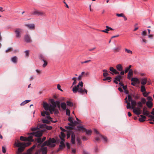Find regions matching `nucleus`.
<instances>
[{
	"instance_id": "1",
	"label": "nucleus",
	"mask_w": 154,
	"mask_h": 154,
	"mask_svg": "<svg viewBox=\"0 0 154 154\" xmlns=\"http://www.w3.org/2000/svg\"><path fill=\"white\" fill-rule=\"evenodd\" d=\"M56 142V140L54 138L49 139L44 141L41 146V148L36 151L35 154H47V148L44 147L46 146H49L50 148L54 147L56 145L54 144Z\"/></svg>"
},
{
	"instance_id": "2",
	"label": "nucleus",
	"mask_w": 154,
	"mask_h": 154,
	"mask_svg": "<svg viewBox=\"0 0 154 154\" xmlns=\"http://www.w3.org/2000/svg\"><path fill=\"white\" fill-rule=\"evenodd\" d=\"M19 142V140L16 139L14 143V145L19 147L17 150L16 152V154H21V153L24 151L25 147L31 144L30 142L25 143Z\"/></svg>"
},
{
	"instance_id": "3",
	"label": "nucleus",
	"mask_w": 154,
	"mask_h": 154,
	"mask_svg": "<svg viewBox=\"0 0 154 154\" xmlns=\"http://www.w3.org/2000/svg\"><path fill=\"white\" fill-rule=\"evenodd\" d=\"M83 86V83L82 81L80 82L77 86H75L72 88V91L74 93L77 92L80 94H84L87 93V90L85 88H82Z\"/></svg>"
},
{
	"instance_id": "4",
	"label": "nucleus",
	"mask_w": 154,
	"mask_h": 154,
	"mask_svg": "<svg viewBox=\"0 0 154 154\" xmlns=\"http://www.w3.org/2000/svg\"><path fill=\"white\" fill-rule=\"evenodd\" d=\"M43 131H39L35 132H32L30 133H28V134L31 135L32 137V136H35L36 137H40L43 134Z\"/></svg>"
},
{
	"instance_id": "5",
	"label": "nucleus",
	"mask_w": 154,
	"mask_h": 154,
	"mask_svg": "<svg viewBox=\"0 0 154 154\" xmlns=\"http://www.w3.org/2000/svg\"><path fill=\"white\" fill-rule=\"evenodd\" d=\"M32 14L33 15L40 16H46L45 13V12L38 10H35L32 12Z\"/></svg>"
},
{
	"instance_id": "6",
	"label": "nucleus",
	"mask_w": 154,
	"mask_h": 154,
	"mask_svg": "<svg viewBox=\"0 0 154 154\" xmlns=\"http://www.w3.org/2000/svg\"><path fill=\"white\" fill-rule=\"evenodd\" d=\"M77 128L79 131H85L86 132V134H91V130H88L82 126L80 125L79 126H77Z\"/></svg>"
},
{
	"instance_id": "7",
	"label": "nucleus",
	"mask_w": 154,
	"mask_h": 154,
	"mask_svg": "<svg viewBox=\"0 0 154 154\" xmlns=\"http://www.w3.org/2000/svg\"><path fill=\"white\" fill-rule=\"evenodd\" d=\"M22 29L20 28H17L15 29L14 32L16 34V37L17 38H20L21 37V33Z\"/></svg>"
},
{
	"instance_id": "8",
	"label": "nucleus",
	"mask_w": 154,
	"mask_h": 154,
	"mask_svg": "<svg viewBox=\"0 0 154 154\" xmlns=\"http://www.w3.org/2000/svg\"><path fill=\"white\" fill-rule=\"evenodd\" d=\"M20 140L22 141H28L30 142L34 141V140L32 138V136H30L27 137H25L21 136L20 137Z\"/></svg>"
},
{
	"instance_id": "9",
	"label": "nucleus",
	"mask_w": 154,
	"mask_h": 154,
	"mask_svg": "<svg viewBox=\"0 0 154 154\" xmlns=\"http://www.w3.org/2000/svg\"><path fill=\"white\" fill-rule=\"evenodd\" d=\"M46 139L45 137H44L42 139L41 137H38L35 139V141L38 143V146H40L45 140Z\"/></svg>"
},
{
	"instance_id": "10",
	"label": "nucleus",
	"mask_w": 154,
	"mask_h": 154,
	"mask_svg": "<svg viewBox=\"0 0 154 154\" xmlns=\"http://www.w3.org/2000/svg\"><path fill=\"white\" fill-rule=\"evenodd\" d=\"M133 109V111L135 114L139 115L141 114L142 111L139 107L134 108Z\"/></svg>"
},
{
	"instance_id": "11",
	"label": "nucleus",
	"mask_w": 154,
	"mask_h": 154,
	"mask_svg": "<svg viewBox=\"0 0 154 154\" xmlns=\"http://www.w3.org/2000/svg\"><path fill=\"white\" fill-rule=\"evenodd\" d=\"M24 39L27 43H30L32 42L30 36L27 34L25 35Z\"/></svg>"
},
{
	"instance_id": "12",
	"label": "nucleus",
	"mask_w": 154,
	"mask_h": 154,
	"mask_svg": "<svg viewBox=\"0 0 154 154\" xmlns=\"http://www.w3.org/2000/svg\"><path fill=\"white\" fill-rule=\"evenodd\" d=\"M40 128H45L48 130H51L52 128V127L51 126H47L45 124H43L40 126Z\"/></svg>"
},
{
	"instance_id": "13",
	"label": "nucleus",
	"mask_w": 154,
	"mask_h": 154,
	"mask_svg": "<svg viewBox=\"0 0 154 154\" xmlns=\"http://www.w3.org/2000/svg\"><path fill=\"white\" fill-rule=\"evenodd\" d=\"M50 105L48 104L47 103H43V106L45 110H48V109L51 108Z\"/></svg>"
},
{
	"instance_id": "14",
	"label": "nucleus",
	"mask_w": 154,
	"mask_h": 154,
	"mask_svg": "<svg viewBox=\"0 0 154 154\" xmlns=\"http://www.w3.org/2000/svg\"><path fill=\"white\" fill-rule=\"evenodd\" d=\"M94 132L96 133V134H99L100 136L102 137V138L103 139L104 141L105 142H107V138L106 137H105L103 136L102 135L100 134L98 131L96 129H94Z\"/></svg>"
},
{
	"instance_id": "15",
	"label": "nucleus",
	"mask_w": 154,
	"mask_h": 154,
	"mask_svg": "<svg viewBox=\"0 0 154 154\" xmlns=\"http://www.w3.org/2000/svg\"><path fill=\"white\" fill-rule=\"evenodd\" d=\"M147 108L146 106H144L143 109V114L144 115L148 116L149 113L148 111L147 110Z\"/></svg>"
},
{
	"instance_id": "16",
	"label": "nucleus",
	"mask_w": 154,
	"mask_h": 154,
	"mask_svg": "<svg viewBox=\"0 0 154 154\" xmlns=\"http://www.w3.org/2000/svg\"><path fill=\"white\" fill-rule=\"evenodd\" d=\"M75 135L73 133H72L71 135V142L72 144H75Z\"/></svg>"
},
{
	"instance_id": "17",
	"label": "nucleus",
	"mask_w": 154,
	"mask_h": 154,
	"mask_svg": "<svg viewBox=\"0 0 154 154\" xmlns=\"http://www.w3.org/2000/svg\"><path fill=\"white\" fill-rule=\"evenodd\" d=\"M109 70L113 73L116 74H119V72L116 69H114L112 67H110Z\"/></svg>"
},
{
	"instance_id": "18",
	"label": "nucleus",
	"mask_w": 154,
	"mask_h": 154,
	"mask_svg": "<svg viewBox=\"0 0 154 154\" xmlns=\"http://www.w3.org/2000/svg\"><path fill=\"white\" fill-rule=\"evenodd\" d=\"M121 49V46H119L118 47L114 48L113 49V51L114 52H119Z\"/></svg>"
},
{
	"instance_id": "19",
	"label": "nucleus",
	"mask_w": 154,
	"mask_h": 154,
	"mask_svg": "<svg viewBox=\"0 0 154 154\" xmlns=\"http://www.w3.org/2000/svg\"><path fill=\"white\" fill-rule=\"evenodd\" d=\"M152 103L151 101H148L146 102V105L149 108H151L152 106Z\"/></svg>"
},
{
	"instance_id": "20",
	"label": "nucleus",
	"mask_w": 154,
	"mask_h": 154,
	"mask_svg": "<svg viewBox=\"0 0 154 154\" xmlns=\"http://www.w3.org/2000/svg\"><path fill=\"white\" fill-rule=\"evenodd\" d=\"M133 71L131 69H130L128 73V79H130L131 78V77L133 75Z\"/></svg>"
},
{
	"instance_id": "21",
	"label": "nucleus",
	"mask_w": 154,
	"mask_h": 154,
	"mask_svg": "<svg viewBox=\"0 0 154 154\" xmlns=\"http://www.w3.org/2000/svg\"><path fill=\"white\" fill-rule=\"evenodd\" d=\"M25 25L30 29H33L35 28V25L33 24H26Z\"/></svg>"
},
{
	"instance_id": "22",
	"label": "nucleus",
	"mask_w": 154,
	"mask_h": 154,
	"mask_svg": "<svg viewBox=\"0 0 154 154\" xmlns=\"http://www.w3.org/2000/svg\"><path fill=\"white\" fill-rule=\"evenodd\" d=\"M60 107L63 110H65L66 109V104L65 102L61 103Z\"/></svg>"
},
{
	"instance_id": "23",
	"label": "nucleus",
	"mask_w": 154,
	"mask_h": 154,
	"mask_svg": "<svg viewBox=\"0 0 154 154\" xmlns=\"http://www.w3.org/2000/svg\"><path fill=\"white\" fill-rule=\"evenodd\" d=\"M141 80V84L143 85L146 84L147 81V79L146 78H142Z\"/></svg>"
},
{
	"instance_id": "24",
	"label": "nucleus",
	"mask_w": 154,
	"mask_h": 154,
	"mask_svg": "<svg viewBox=\"0 0 154 154\" xmlns=\"http://www.w3.org/2000/svg\"><path fill=\"white\" fill-rule=\"evenodd\" d=\"M51 108L49 109L48 110L50 111V112L51 114L53 113V112L55 110V108L56 107H53L51 105H50Z\"/></svg>"
},
{
	"instance_id": "25",
	"label": "nucleus",
	"mask_w": 154,
	"mask_h": 154,
	"mask_svg": "<svg viewBox=\"0 0 154 154\" xmlns=\"http://www.w3.org/2000/svg\"><path fill=\"white\" fill-rule=\"evenodd\" d=\"M60 144L59 146L60 149H63L64 147H65V146L63 141H61L60 143Z\"/></svg>"
},
{
	"instance_id": "26",
	"label": "nucleus",
	"mask_w": 154,
	"mask_h": 154,
	"mask_svg": "<svg viewBox=\"0 0 154 154\" xmlns=\"http://www.w3.org/2000/svg\"><path fill=\"white\" fill-rule=\"evenodd\" d=\"M117 69L119 71L122 70L123 69L122 66L121 64H118L116 66Z\"/></svg>"
},
{
	"instance_id": "27",
	"label": "nucleus",
	"mask_w": 154,
	"mask_h": 154,
	"mask_svg": "<svg viewBox=\"0 0 154 154\" xmlns=\"http://www.w3.org/2000/svg\"><path fill=\"white\" fill-rule=\"evenodd\" d=\"M41 59L44 62V64L42 65V66L43 67L45 68L47 66L48 62L42 57Z\"/></svg>"
},
{
	"instance_id": "28",
	"label": "nucleus",
	"mask_w": 154,
	"mask_h": 154,
	"mask_svg": "<svg viewBox=\"0 0 154 154\" xmlns=\"http://www.w3.org/2000/svg\"><path fill=\"white\" fill-rule=\"evenodd\" d=\"M131 103L132 105L131 108L134 109L137 104V102L133 100L131 101Z\"/></svg>"
},
{
	"instance_id": "29",
	"label": "nucleus",
	"mask_w": 154,
	"mask_h": 154,
	"mask_svg": "<svg viewBox=\"0 0 154 154\" xmlns=\"http://www.w3.org/2000/svg\"><path fill=\"white\" fill-rule=\"evenodd\" d=\"M11 60L14 63H16L17 61V57L15 56L11 58Z\"/></svg>"
},
{
	"instance_id": "30",
	"label": "nucleus",
	"mask_w": 154,
	"mask_h": 154,
	"mask_svg": "<svg viewBox=\"0 0 154 154\" xmlns=\"http://www.w3.org/2000/svg\"><path fill=\"white\" fill-rule=\"evenodd\" d=\"M46 118L47 119H48L50 120V121L52 122L55 123L57 122V121H54L52 120V119L49 116H47Z\"/></svg>"
},
{
	"instance_id": "31",
	"label": "nucleus",
	"mask_w": 154,
	"mask_h": 154,
	"mask_svg": "<svg viewBox=\"0 0 154 154\" xmlns=\"http://www.w3.org/2000/svg\"><path fill=\"white\" fill-rule=\"evenodd\" d=\"M125 51L126 52L129 54H132V51L129 49L127 48L125 49Z\"/></svg>"
},
{
	"instance_id": "32",
	"label": "nucleus",
	"mask_w": 154,
	"mask_h": 154,
	"mask_svg": "<svg viewBox=\"0 0 154 154\" xmlns=\"http://www.w3.org/2000/svg\"><path fill=\"white\" fill-rule=\"evenodd\" d=\"M131 81L137 83L138 81V79L137 78H133L131 79Z\"/></svg>"
},
{
	"instance_id": "33",
	"label": "nucleus",
	"mask_w": 154,
	"mask_h": 154,
	"mask_svg": "<svg viewBox=\"0 0 154 154\" xmlns=\"http://www.w3.org/2000/svg\"><path fill=\"white\" fill-rule=\"evenodd\" d=\"M121 79V76L120 75H118V76L116 77L115 78V80H116V81H117L119 82L120 81V80Z\"/></svg>"
},
{
	"instance_id": "34",
	"label": "nucleus",
	"mask_w": 154,
	"mask_h": 154,
	"mask_svg": "<svg viewBox=\"0 0 154 154\" xmlns=\"http://www.w3.org/2000/svg\"><path fill=\"white\" fill-rule=\"evenodd\" d=\"M51 102L52 104V106H53V107H56V106L55 104V102L54 99H51Z\"/></svg>"
},
{
	"instance_id": "35",
	"label": "nucleus",
	"mask_w": 154,
	"mask_h": 154,
	"mask_svg": "<svg viewBox=\"0 0 154 154\" xmlns=\"http://www.w3.org/2000/svg\"><path fill=\"white\" fill-rule=\"evenodd\" d=\"M111 79H112V78L110 77H109V76L107 77H106L105 78L103 79V81L108 80V81H109V82L110 81Z\"/></svg>"
},
{
	"instance_id": "36",
	"label": "nucleus",
	"mask_w": 154,
	"mask_h": 154,
	"mask_svg": "<svg viewBox=\"0 0 154 154\" xmlns=\"http://www.w3.org/2000/svg\"><path fill=\"white\" fill-rule=\"evenodd\" d=\"M76 140L77 141V144L78 145H81V142L80 141L79 138V137H78L76 139Z\"/></svg>"
},
{
	"instance_id": "37",
	"label": "nucleus",
	"mask_w": 154,
	"mask_h": 154,
	"mask_svg": "<svg viewBox=\"0 0 154 154\" xmlns=\"http://www.w3.org/2000/svg\"><path fill=\"white\" fill-rule=\"evenodd\" d=\"M140 91L142 92H144L146 91V89L144 86H141Z\"/></svg>"
},
{
	"instance_id": "38",
	"label": "nucleus",
	"mask_w": 154,
	"mask_h": 154,
	"mask_svg": "<svg viewBox=\"0 0 154 154\" xmlns=\"http://www.w3.org/2000/svg\"><path fill=\"white\" fill-rule=\"evenodd\" d=\"M137 104L138 106V107H139L140 108V107L141 108L142 107L143 105L141 102L139 101L137 103Z\"/></svg>"
},
{
	"instance_id": "39",
	"label": "nucleus",
	"mask_w": 154,
	"mask_h": 154,
	"mask_svg": "<svg viewBox=\"0 0 154 154\" xmlns=\"http://www.w3.org/2000/svg\"><path fill=\"white\" fill-rule=\"evenodd\" d=\"M66 104L68 106H73V103L72 102L69 101H67L66 102Z\"/></svg>"
},
{
	"instance_id": "40",
	"label": "nucleus",
	"mask_w": 154,
	"mask_h": 154,
	"mask_svg": "<svg viewBox=\"0 0 154 154\" xmlns=\"http://www.w3.org/2000/svg\"><path fill=\"white\" fill-rule=\"evenodd\" d=\"M25 54V56L28 57L29 55V51L28 50H26L24 51Z\"/></svg>"
},
{
	"instance_id": "41",
	"label": "nucleus",
	"mask_w": 154,
	"mask_h": 154,
	"mask_svg": "<svg viewBox=\"0 0 154 154\" xmlns=\"http://www.w3.org/2000/svg\"><path fill=\"white\" fill-rule=\"evenodd\" d=\"M74 122H74V123H69L68 124V125H69L70 126H70V127H72V126H74V125H73V124H78V122H77L76 121H74Z\"/></svg>"
},
{
	"instance_id": "42",
	"label": "nucleus",
	"mask_w": 154,
	"mask_h": 154,
	"mask_svg": "<svg viewBox=\"0 0 154 154\" xmlns=\"http://www.w3.org/2000/svg\"><path fill=\"white\" fill-rule=\"evenodd\" d=\"M66 110V114L67 116H69L70 115V111L69 109H67Z\"/></svg>"
},
{
	"instance_id": "43",
	"label": "nucleus",
	"mask_w": 154,
	"mask_h": 154,
	"mask_svg": "<svg viewBox=\"0 0 154 154\" xmlns=\"http://www.w3.org/2000/svg\"><path fill=\"white\" fill-rule=\"evenodd\" d=\"M72 79L74 81V82L72 83V85H75L76 83V77H73Z\"/></svg>"
},
{
	"instance_id": "44",
	"label": "nucleus",
	"mask_w": 154,
	"mask_h": 154,
	"mask_svg": "<svg viewBox=\"0 0 154 154\" xmlns=\"http://www.w3.org/2000/svg\"><path fill=\"white\" fill-rule=\"evenodd\" d=\"M89 74V73L88 72H87L86 73H85V72H82L80 75H81L82 76H83L84 75H88Z\"/></svg>"
},
{
	"instance_id": "45",
	"label": "nucleus",
	"mask_w": 154,
	"mask_h": 154,
	"mask_svg": "<svg viewBox=\"0 0 154 154\" xmlns=\"http://www.w3.org/2000/svg\"><path fill=\"white\" fill-rule=\"evenodd\" d=\"M141 103L143 104L145 103L146 102V99L144 98H142L141 99Z\"/></svg>"
},
{
	"instance_id": "46",
	"label": "nucleus",
	"mask_w": 154,
	"mask_h": 154,
	"mask_svg": "<svg viewBox=\"0 0 154 154\" xmlns=\"http://www.w3.org/2000/svg\"><path fill=\"white\" fill-rule=\"evenodd\" d=\"M100 32H105L106 33H108V32L109 31V30L107 28L106 29L104 30H101L100 31Z\"/></svg>"
},
{
	"instance_id": "47",
	"label": "nucleus",
	"mask_w": 154,
	"mask_h": 154,
	"mask_svg": "<svg viewBox=\"0 0 154 154\" xmlns=\"http://www.w3.org/2000/svg\"><path fill=\"white\" fill-rule=\"evenodd\" d=\"M149 94V92L147 93L145 91L143 93V95L144 97H146Z\"/></svg>"
},
{
	"instance_id": "48",
	"label": "nucleus",
	"mask_w": 154,
	"mask_h": 154,
	"mask_svg": "<svg viewBox=\"0 0 154 154\" xmlns=\"http://www.w3.org/2000/svg\"><path fill=\"white\" fill-rule=\"evenodd\" d=\"M42 122L44 123H49V121L46 119H43L42 120Z\"/></svg>"
},
{
	"instance_id": "49",
	"label": "nucleus",
	"mask_w": 154,
	"mask_h": 154,
	"mask_svg": "<svg viewBox=\"0 0 154 154\" xmlns=\"http://www.w3.org/2000/svg\"><path fill=\"white\" fill-rule=\"evenodd\" d=\"M57 88L59 90H60V91H63V90L60 88L61 86L60 85L58 84L57 85Z\"/></svg>"
},
{
	"instance_id": "50",
	"label": "nucleus",
	"mask_w": 154,
	"mask_h": 154,
	"mask_svg": "<svg viewBox=\"0 0 154 154\" xmlns=\"http://www.w3.org/2000/svg\"><path fill=\"white\" fill-rule=\"evenodd\" d=\"M2 151L3 152L5 153L6 152V148L4 146H2Z\"/></svg>"
},
{
	"instance_id": "51",
	"label": "nucleus",
	"mask_w": 154,
	"mask_h": 154,
	"mask_svg": "<svg viewBox=\"0 0 154 154\" xmlns=\"http://www.w3.org/2000/svg\"><path fill=\"white\" fill-rule=\"evenodd\" d=\"M146 119H144V118H139V121L140 122H143Z\"/></svg>"
},
{
	"instance_id": "52",
	"label": "nucleus",
	"mask_w": 154,
	"mask_h": 154,
	"mask_svg": "<svg viewBox=\"0 0 154 154\" xmlns=\"http://www.w3.org/2000/svg\"><path fill=\"white\" fill-rule=\"evenodd\" d=\"M65 128L67 130H71L72 128V127L69 126H65Z\"/></svg>"
},
{
	"instance_id": "53",
	"label": "nucleus",
	"mask_w": 154,
	"mask_h": 154,
	"mask_svg": "<svg viewBox=\"0 0 154 154\" xmlns=\"http://www.w3.org/2000/svg\"><path fill=\"white\" fill-rule=\"evenodd\" d=\"M68 120L71 123H73V122L72 120V118L71 117H69L68 119Z\"/></svg>"
},
{
	"instance_id": "54",
	"label": "nucleus",
	"mask_w": 154,
	"mask_h": 154,
	"mask_svg": "<svg viewBox=\"0 0 154 154\" xmlns=\"http://www.w3.org/2000/svg\"><path fill=\"white\" fill-rule=\"evenodd\" d=\"M116 15L118 17H123L124 16V14L122 13L120 14H117Z\"/></svg>"
},
{
	"instance_id": "55",
	"label": "nucleus",
	"mask_w": 154,
	"mask_h": 154,
	"mask_svg": "<svg viewBox=\"0 0 154 154\" xmlns=\"http://www.w3.org/2000/svg\"><path fill=\"white\" fill-rule=\"evenodd\" d=\"M127 109H130L131 108V104L130 103H128L127 105Z\"/></svg>"
},
{
	"instance_id": "56",
	"label": "nucleus",
	"mask_w": 154,
	"mask_h": 154,
	"mask_svg": "<svg viewBox=\"0 0 154 154\" xmlns=\"http://www.w3.org/2000/svg\"><path fill=\"white\" fill-rule=\"evenodd\" d=\"M128 100L129 101H131L133 100L132 99V97L130 95H128Z\"/></svg>"
},
{
	"instance_id": "57",
	"label": "nucleus",
	"mask_w": 154,
	"mask_h": 154,
	"mask_svg": "<svg viewBox=\"0 0 154 154\" xmlns=\"http://www.w3.org/2000/svg\"><path fill=\"white\" fill-rule=\"evenodd\" d=\"M38 129V128L35 127L31 128V130L32 131H36Z\"/></svg>"
},
{
	"instance_id": "58",
	"label": "nucleus",
	"mask_w": 154,
	"mask_h": 154,
	"mask_svg": "<svg viewBox=\"0 0 154 154\" xmlns=\"http://www.w3.org/2000/svg\"><path fill=\"white\" fill-rule=\"evenodd\" d=\"M147 100L149 101H151L152 102V98L150 96H149L147 97Z\"/></svg>"
},
{
	"instance_id": "59",
	"label": "nucleus",
	"mask_w": 154,
	"mask_h": 154,
	"mask_svg": "<svg viewBox=\"0 0 154 154\" xmlns=\"http://www.w3.org/2000/svg\"><path fill=\"white\" fill-rule=\"evenodd\" d=\"M12 48H9L8 49L5 51V52L7 53L9 52V51H11L12 50Z\"/></svg>"
},
{
	"instance_id": "60",
	"label": "nucleus",
	"mask_w": 154,
	"mask_h": 154,
	"mask_svg": "<svg viewBox=\"0 0 154 154\" xmlns=\"http://www.w3.org/2000/svg\"><path fill=\"white\" fill-rule=\"evenodd\" d=\"M106 28L108 29V30H109V31L110 30H113V29H112V28L110 27H109V26H106Z\"/></svg>"
},
{
	"instance_id": "61",
	"label": "nucleus",
	"mask_w": 154,
	"mask_h": 154,
	"mask_svg": "<svg viewBox=\"0 0 154 154\" xmlns=\"http://www.w3.org/2000/svg\"><path fill=\"white\" fill-rule=\"evenodd\" d=\"M61 136L63 137V138H64V137H65V134L63 132H61Z\"/></svg>"
},
{
	"instance_id": "62",
	"label": "nucleus",
	"mask_w": 154,
	"mask_h": 154,
	"mask_svg": "<svg viewBox=\"0 0 154 154\" xmlns=\"http://www.w3.org/2000/svg\"><path fill=\"white\" fill-rule=\"evenodd\" d=\"M55 105H56V107L57 105L60 104V102L59 101H58V100L56 101H55Z\"/></svg>"
},
{
	"instance_id": "63",
	"label": "nucleus",
	"mask_w": 154,
	"mask_h": 154,
	"mask_svg": "<svg viewBox=\"0 0 154 154\" xmlns=\"http://www.w3.org/2000/svg\"><path fill=\"white\" fill-rule=\"evenodd\" d=\"M129 70H130L127 67H126L124 72L125 73H127Z\"/></svg>"
},
{
	"instance_id": "64",
	"label": "nucleus",
	"mask_w": 154,
	"mask_h": 154,
	"mask_svg": "<svg viewBox=\"0 0 154 154\" xmlns=\"http://www.w3.org/2000/svg\"><path fill=\"white\" fill-rule=\"evenodd\" d=\"M109 74L107 72H104L103 73V75L104 77H105L107 75H108Z\"/></svg>"
}]
</instances>
